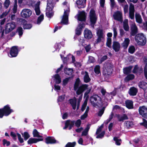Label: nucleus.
Segmentation results:
<instances>
[{
  "instance_id": "obj_1",
  "label": "nucleus",
  "mask_w": 147,
  "mask_h": 147,
  "mask_svg": "<svg viewBox=\"0 0 147 147\" xmlns=\"http://www.w3.org/2000/svg\"><path fill=\"white\" fill-rule=\"evenodd\" d=\"M79 79H77L75 83L74 86V89L75 90H77L76 93L77 94L79 95L82 94L85 90H87L84 95V97L86 98L81 108V110L83 111L85 109L87 105L88 96V94L90 92L91 88L88 87V86L86 84H83L80 86L79 88Z\"/></svg>"
},
{
  "instance_id": "obj_2",
  "label": "nucleus",
  "mask_w": 147,
  "mask_h": 147,
  "mask_svg": "<svg viewBox=\"0 0 147 147\" xmlns=\"http://www.w3.org/2000/svg\"><path fill=\"white\" fill-rule=\"evenodd\" d=\"M63 5L64 11L61 23L66 25L68 24V16L69 12V5L66 1L63 2Z\"/></svg>"
},
{
  "instance_id": "obj_3",
  "label": "nucleus",
  "mask_w": 147,
  "mask_h": 147,
  "mask_svg": "<svg viewBox=\"0 0 147 147\" xmlns=\"http://www.w3.org/2000/svg\"><path fill=\"white\" fill-rule=\"evenodd\" d=\"M135 40L137 43L141 46L145 45L146 42V37L143 33L138 34L135 36Z\"/></svg>"
},
{
  "instance_id": "obj_4",
  "label": "nucleus",
  "mask_w": 147,
  "mask_h": 147,
  "mask_svg": "<svg viewBox=\"0 0 147 147\" xmlns=\"http://www.w3.org/2000/svg\"><path fill=\"white\" fill-rule=\"evenodd\" d=\"M53 6L54 3L53 2V0H48L46 10V15L49 18H51L53 15V14L52 10Z\"/></svg>"
},
{
  "instance_id": "obj_5",
  "label": "nucleus",
  "mask_w": 147,
  "mask_h": 147,
  "mask_svg": "<svg viewBox=\"0 0 147 147\" xmlns=\"http://www.w3.org/2000/svg\"><path fill=\"white\" fill-rule=\"evenodd\" d=\"M90 100L92 105L95 107L98 106L99 105H102L101 98L98 95H95L91 96Z\"/></svg>"
},
{
  "instance_id": "obj_6",
  "label": "nucleus",
  "mask_w": 147,
  "mask_h": 147,
  "mask_svg": "<svg viewBox=\"0 0 147 147\" xmlns=\"http://www.w3.org/2000/svg\"><path fill=\"white\" fill-rule=\"evenodd\" d=\"M89 18L90 24L94 28V25L96 23L97 19V16L94 9H91L90 10L89 12Z\"/></svg>"
},
{
  "instance_id": "obj_7",
  "label": "nucleus",
  "mask_w": 147,
  "mask_h": 147,
  "mask_svg": "<svg viewBox=\"0 0 147 147\" xmlns=\"http://www.w3.org/2000/svg\"><path fill=\"white\" fill-rule=\"evenodd\" d=\"M103 73L105 75H111L113 71L112 65L110 63H106L104 64Z\"/></svg>"
},
{
  "instance_id": "obj_8",
  "label": "nucleus",
  "mask_w": 147,
  "mask_h": 147,
  "mask_svg": "<svg viewBox=\"0 0 147 147\" xmlns=\"http://www.w3.org/2000/svg\"><path fill=\"white\" fill-rule=\"evenodd\" d=\"M15 27V24L14 22L8 23L5 26L4 30L5 33L6 34L9 33L14 29Z\"/></svg>"
},
{
  "instance_id": "obj_9",
  "label": "nucleus",
  "mask_w": 147,
  "mask_h": 147,
  "mask_svg": "<svg viewBox=\"0 0 147 147\" xmlns=\"http://www.w3.org/2000/svg\"><path fill=\"white\" fill-rule=\"evenodd\" d=\"M138 111L140 115L143 117L147 119V107L145 106L140 107Z\"/></svg>"
},
{
  "instance_id": "obj_10",
  "label": "nucleus",
  "mask_w": 147,
  "mask_h": 147,
  "mask_svg": "<svg viewBox=\"0 0 147 147\" xmlns=\"http://www.w3.org/2000/svg\"><path fill=\"white\" fill-rule=\"evenodd\" d=\"M98 38L97 39V43H99L102 41L104 40L105 35L102 29H99L96 32Z\"/></svg>"
},
{
  "instance_id": "obj_11",
  "label": "nucleus",
  "mask_w": 147,
  "mask_h": 147,
  "mask_svg": "<svg viewBox=\"0 0 147 147\" xmlns=\"http://www.w3.org/2000/svg\"><path fill=\"white\" fill-rule=\"evenodd\" d=\"M32 13V11L30 9H24L21 12V15L23 18H27L29 17L31 15Z\"/></svg>"
},
{
  "instance_id": "obj_12",
  "label": "nucleus",
  "mask_w": 147,
  "mask_h": 147,
  "mask_svg": "<svg viewBox=\"0 0 147 147\" xmlns=\"http://www.w3.org/2000/svg\"><path fill=\"white\" fill-rule=\"evenodd\" d=\"M18 52L17 47L16 46L13 47L11 49L9 56L10 57H16L18 54Z\"/></svg>"
},
{
  "instance_id": "obj_13",
  "label": "nucleus",
  "mask_w": 147,
  "mask_h": 147,
  "mask_svg": "<svg viewBox=\"0 0 147 147\" xmlns=\"http://www.w3.org/2000/svg\"><path fill=\"white\" fill-rule=\"evenodd\" d=\"M134 5L131 4L130 5L129 11V18L133 20L134 18Z\"/></svg>"
},
{
  "instance_id": "obj_14",
  "label": "nucleus",
  "mask_w": 147,
  "mask_h": 147,
  "mask_svg": "<svg viewBox=\"0 0 147 147\" xmlns=\"http://www.w3.org/2000/svg\"><path fill=\"white\" fill-rule=\"evenodd\" d=\"M113 16L115 20L122 22V14L121 12L118 11L115 12L113 15Z\"/></svg>"
},
{
  "instance_id": "obj_15",
  "label": "nucleus",
  "mask_w": 147,
  "mask_h": 147,
  "mask_svg": "<svg viewBox=\"0 0 147 147\" xmlns=\"http://www.w3.org/2000/svg\"><path fill=\"white\" fill-rule=\"evenodd\" d=\"M4 115L7 116L10 113L13 111L10 109L8 105L5 106L3 109H2Z\"/></svg>"
},
{
  "instance_id": "obj_16",
  "label": "nucleus",
  "mask_w": 147,
  "mask_h": 147,
  "mask_svg": "<svg viewBox=\"0 0 147 147\" xmlns=\"http://www.w3.org/2000/svg\"><path fill=\"white\" fill-rule=\"evenodd\" d=\"M86 13L84 11H79L78 15V19L80 21H83L86 19Z\"/></svg>"
},
{
  "instance_id": "obj_17",
  "label": "nucleus",
  "mask_w": 147,
  "mask_h": 147,
  "mask_svg": "<svg viewBox=\"0 0 147 147\" xmlns=\"http://www.w3.org/2000/svg\"><path fill=\"white\" fill-rule=\"evenodd\" d=\"M20 22L21 24L24 25L23 27L24 29H30L31 28L32 25L30 24H27L26 20L23 19H20Z\"/></svg>"
},
{
  "instance_id": "obj_18",
  "label": "nucleus",
  "mask_w": 147,
  "mask_h": 147,
  "mask_svg": "<svg viewBox=\"0 0 147 147\" xmlns=\"http://www.w3.org/2000/svg\"><path fill=\"white\" fill-rule=\"evenodd\" d=\"M84 37L88 39L91 38L92 36V34L91 32L88 29H86L84 30Z\"/></svg>"
},
{
  "instance_id": "obj_19",
  "label": "nucleus",
  "mask_w": 147,
  "mask_h": 147,
  "mask_svg": "<svg viewBox=\"0 0 147 147\" xmlns=\"http://www.w3.org/2000/svg\"><path fill=\"white\" fill-rule=\"evenodd\" d=\"M74 124V121L70 120H67L66 121L65 123V127L63 128L64 129H66L68 127H69V129H70L73 126Z\"/></svg>"
},
{
  "instance_id": "obj_20",
  "label": "nucleus",
  "mask_w": 147,
  "mask_h": 147,
  "mask_svg": "<svg viewBox=\"0 0 147 147\" xmlns=\"http://www.w3.org/2000/svg\"><path fill=\"white\" fill-rule=\"evenodd\" d=\"M131 33L132 36H134L138 32V28L135 23H133L131 26Z\"/></svg>"
},
{
  "instance_id": "obj_21",
  "label": "nucleus",
  "mask_w": 147,
  "mask_h": 147,
  "mask_svg": "<svg viewBox=\"0 0 147 147\" xmlns=\"http://www.w3.org/2000/svg\"><path fill=\"white\" fill-rule=\"evenodd\" d=\"M125 106L129 109H132L134 108L133 102L131 100H127L125 101Z\"/></svg>"
},
{
  "instance_id": "obj_22",
  "label": "nucleus",
  "mask_w": 147,
  "mask_h": 147,
  "mask_svg": "<svg viewBox=\"0 0 147 147\" xmlns=\"http://www.w3.org/2000/svg\"><path fill=\"white\" fill-rule=\"evenodd\" d=\"M82 75H84V82L86 83L89 82L90 80L88 74L86 71H82L81 72Z\"/></svg>"
},
{
  "instance_id": "obj_23",
  "label": "nucleus",
  "mask_w": 147,
  "mask_h": 147,
  "mask_svg": "<svg viewBox=\"0 0 147 147\" xmlns=\"http://www.w3.org/2000/svg\"><path fill=\"white\" fill-rule=\"evenodd\" d=\"M84 27V24L83 23L80 24L78 26L76 30V34L78 35H80L81 33L82 30Z\"/></svg>"
},
{
  "instance_id": "obj_24",
  "label": "nucleus",
  "mask_w": 147,
  "mask_h": 147,
  "mask_svg": "<svg viewBox=\"0 0 147 147\" xmlns=\"http://www.w3.org/2000/svg\"><path fill=\"white\" fill-rule=\"evenodd\" d=\"M139 87L142 89L144 91L147 90V83L143 81L140 82L138 83Z\"/></svg>"
},
{
  "instance_id": "obj_25",
  "label": "nucleus",
  "mask_w": 147,
  "mask_h": 147,
  "mask_svg": "<svg viewBox=\"0 0 147 147\" xmlns=\"http://www.w3.org/2000/svg\"><path fill=\"white\" fill-rule=\"evenodd\" d=\"M138 92L137 89L133 87L130 88L129 91V94L131 96H135L136 95Z\"/></svg>"
},
{
  "instance_id": "obj_26",
  "label": "nucleus",
  "mask_w": 147,
  "mask_h": 147,
  "mask_svg": "<svg viewBox=\"0 0 147 147\" xmlns=\"http://www.w3.org/2000/svg\"><path fill=\"white\" fill-rule=\"evenodd\" d=\"M42 139H36L34 138H30L28 141V143L29 144H32L33 143H35L39 141H42Z\"/></svg>"
},
{
  "instance_id": "obj_27",
  "label": "nucleus",
  "mask_w": 147,
  "mask_h": 147,
  "mask_svg": "<svg viewBox=\"0 0 147 147\" xmlns=\"http://www.w3.org/2000/svg\"><path fill=\"white\" fill-rule=\"evenodd\" d=\"M56 140L53 138L49 137L46 138L45 142L47 144H52L56 143Z\"/></svg>"
},
{
  "instance_id": "obj_28",
  "label": "nucleus",
  "mask_w": 147,
  "mask_h": 147,
  "mask_svg": "<svg viewBox=\"0 0 147 147\" xmlns=\"http://www.w3.org/2000/svg\"><path fill=\"white\" fill-rule=\"evenodd\" d=\"M113 48L116 51H118L120 48V45L119 43L116 42H113Z\"/></svg>"
},
{
  "instance_id": "obj_29",
  "label": "nucleus",
  "mask_w": 147,
  "mask_h": 147,
  "mask_svg": "<svg viewBox=\"0 0 147 147\" xmlns=\"http://www.w3.org/2000/svg\"><path fill=\"white\" fill-rule=\"evenodd\" d=\"M129 42L130 40L129 38H125L124 41L122 44V46L124 48H126L128 46Z\"/></svg>"
},
{
  "instance_id": "obj_30",
  "label": "nucleus",
  "mask_w": 147,
  "mask_h": 147,
  "mask_svg": "<svg viewBox=\"0 0 147 147\" xmlns=\"http://www.w3.org/2000/svg\"><path fill=\"white\" fill-rule=\"evenodd\" d=\"M135 18L136 22L139 23L141 24L142 23V20L141 16L138 13H136L135 14Z\"/></svg>"
},
{
  "instance_id": "obj_31",
  "label": "nucleus",
  "mask_w": 147,
  "mask_h": 147,
  "mask_svg": "<svg viewBox=\"0 0 147 147\" xmlns=\"http://www.w3.org/2000/svg\"><path fill=\"white\" fill-rule=\"evenodd\" d=\"M70 103L73 109H75L76 107V98L74 97L73 99H71L70 100Z\"/></svg>"
},
{
  "instance_id": "obj_32",
  "label": "nucleus",
  "mask_w": 147,
  "mask_h": 147,
  "mask_svg": "<svg viewBox=\"0 0 147 147\" xmlns=\"http://www.w3.org/2000/svg\"><path fill=\"white\" fill-rule=\"evenodd\" d=\"M123 28L124 30L126 31H128L129 29L128 20L127 19L123 21Z\"/></svg>"
},
{
  "instance_id": "obj_33",
  "label": "nucleus",
  "mask_w": 147,
  "mask_h": 147,
  "mask_svg": "<svg viewBox=\"0 0 147 147\" xmlns=\"http://www.w3.org/2000/svg\"><path fill=\"white\" fill-rule=\"evenodd\" d=\"M44 19V15L43 14H42L38 17L36 24H40L41 22Z\"/></svg>"
},
{
  "instance_id": "obj_34",
  "label": "nucleus",
  "mask_w": 147,
  "mask_h": 147,
  "mask_svg": "<svg viewBox=\"0 0 147 147\" xmlns=\"http://www.w3.org/2000/svg\"><path fill=\"white\" fill-rule=\"evenodd\" d=\"M64 71L65 73L68 75H71L73 72V69L72 68H65Z\"/></svg>"
},
{
  "instance_id": "obj_35",
  "label": "nucleus",
  "mask_w": 147,
  "mask_h": 147,
  "mask_svg": "<svg viewBox=\"0 0 147 147\" xmlns=\"http://www.w3.org/2000/svg\"><path fill=\"white\" fill-rule=\"evenodd\" d=\"M54 80H55L56 83L57 84H59L61 81V78L58 74L55 75L54 76Z\"/></svg>"
},
{
  "instance_id": "obj_36",
  "label": "nucleus",
  "mask_w": 147,
  "mask_h": 147,
  "mask_svg": "<svg viewBox=\"0 0 147 147\" xmlns=\"http://www.w3.org/2000/svg\"><path fill=\"white\" fill-rule=\"evenodd\" d=\"M136 51L135 47L133 45L129 46L128 49V51L130 54H133Z\"/></svg>"
},
{
  "instance_id": "obj_37",
  "label": "nucleus",
  "mask_w": 147,
  "mask_h": 147,
  "mask_svg": "<svg viewBox=\"0 0 147 147\" xmlns=\"http://www.w3.org/2000/svg\"><path fill=\"white\" fill-rule=\"evenodd\" d=\"M134 75L131 74H129L125 78V80L126 82L128 81H129L132 80L134 79Z\"/></svg>"
},
{
  "instance_id": "obj_38",
  "label": "nucleus",
  "mask_w": 147,
  "mask_h": 147,
  "mask_svg": "<svg viewBox=\"0 0 147 147\" xmlns=\"http://www.w3.org/2000/svg\"><path fill=\"white\" fill-rule=\"evenodd\" d=\"M131 67L123 68V71L124 74H127L130 72Z\"/></svg>"
},
{
  "instance_id": "obj_39",
  "label": "nucleus",
  "mask_w": 147,
  "mask_h": 147,
  "mask_svg": "<svg viewBox=\"0 0 147 147\" xmlns=\"http://www.w3.org/2000/svg\"><path fill=\"white\" fill-rule=\"evenodd\" d=\"M33 136L34 137H37L38 138L42 137L40 135L39 132L36 129H34L33 130Z\"/></svg>"
},
{
  "instance_id": "obj_40",
  "label": "nucleus",
  "mask_w": 147,
  "mask_h": 147,
  "mask_svg": "<svg viewBox=\"0 0 147 147\" xmlns=\"http://www.w3.org/2000/svg\"><path fill=\"white\" fill-rule=\"evenodd\" d=\"M78 40L79 41V46H84V38L83 37H80Z\"/></svg>"
},
{
  "instance_id": "obj_41",
  "label": "nucleus",
  "mask_w": 147,
  "mask_h": 147,
  "mask_svg": "<svg viewBox=\"0 0 147 147\" xmlns=\"http://www.w3.org/2000/svg\"><path fill=\"white\" fill-rule=\"evenodd\" d=\"M100 67L98 65H97L95 67L94 69V72L96 74H98L100 73Z\"/></svg>"
},
{
  "instance_id": "obj_42",
  "label": "nucleus",
  "mask_w": 147,
  "mask_h": 147,
  "mask_svg": "<svg viewBox=\"0 0 147 147\" xmlns=\"http://www.w3.org/2000/svg\"><path fill=\"white\" fill-rule=\"evenodd\" d=\"M35 10L36 15H38L40 14V10L39 6L38 5L36 6L35 8Z\"/></svg>"
},
{
  "instance_id": "obj_43",
  "label": "nucleus",
  "mask_w": 147,
  "mask_h": 147,
  "mask_svg": "<svg viewBox=\"0 0 147 147\" xmlns=\"http://www.w3.org/2000/svg\"><path fill=\"white\" fill-rule=\"evenodd\" d=\"M125 125L127 128H130L133 125V123L132 121H127L125 123Z\"/></svg>"
},
{
  "instance_id": "obj_44",
  "label": "nucleus",
  "mask_w": 147,
  "mask_h": 147,
  "mask_svg": "<svg viewBox=\"0 0 147 147\" xmlns=\"http://www.w3.org/2000/svg\"><path fill=\"white\" fill-rule=\"evenodd\" d=\"M127 119L128 117L127 115L125 114L123 115L122 116L119 117V121H122Z\"/></svg>"
},
{
  "instance_id": "obj_45",
  "label": "nucleus",
  "mask_w": 147,
  "mask_h": 147,
  "mask_svg": "<svg viewBox=\"0 0 147 147\" xmlns=\"http://www.w3.org/2000/svg\"><path fill=\"white\" fill-rule=\"evenodd\" d=\"M145 63H146V64L144 68V74L146 79H147V59H145L144 60Z\"/></svg>"
},
{
  "instance_id": "obj_46",
  "label": "nucleus",
  "mask_w": 147,
  "mask_h": 147,
  "mask_svg": "<svg viewBox=\"0 0 147 147\" xmlns=\"http://www.w3.org/2000/svg\"><path fill=\"white\" fill-rule=\"evenodd\" d=\"M22 135L25 140H26L30 137L28 133L26 132H24V135L22 134Z\"/></svg>"
},
{
  "instance_id": "obj_47",
  "label": "nucleus",
  "mask_w": 147,
  "mask_h": 147,
  "mask_svg": "<svg viewBox=\"0 0 147 147\" xmlns=\"http://www.w3.org/2000/svg\"><path fill=\"white\" fill-rule=\"evenodd\" d=\"M65 98V95H63L60 96H59L58 99V102H61L63 101Z\"/></svg>"
},
{
  "instance_id": "obj_48",
  "label": "nucleus",
  "mask_w": 147,
  "mask_h": 147,
  "mask_svg": "<svg viewBox=\"0 0 147 147\" xmlns=\"http://www.w3.org/2000/svg\"><path fill=\"white\" fill-rule=\"evenodd\" d=\"M89 129V127L88 126L83 131L82 134V136H83L86 135L88 134Z\"/></svg>"
},
{
  "instance_id": "obj_49",
  "label": "nucleus",
  "mask_w": 147,
  "mask_h": 147,
  "mask_svg": "<svg viewBox=\"0 0 147 147\" xmlns=\"http://www.w3.org/2000/svg\"><path fill=\"white\" fill-rule=\"evenodd\" d=\"M76 145V142H69L66 145L65 147H74Z\"/></svg>"
},
{
  "instance_id": "obj_50",
  "label": "nucleus",
  "mask_w": 147,
  "mask_h": 147,
  "mask_svg": "<svg viewBox=\"0 0 147 147\" xmlns=\"http://www.w3.org/2000/svg\"><path fill=\"white\" fill-rule=\"evenodd\" d=\"M114 140L115 141V143L117 145H120L121 144V140L118 139L116 137H115L114 138Z\"/></svg>"
},
{
  "instance_id": "obj_51",
  "label": "nucleus",
  "mask_w": 147,
  "mask_h": 147,
  "mask_svg": "<svg viewBox=\"0 0 147 147\" xmlns=\"http://www.w3.org/2000/svg\"><path fill=\"white\" fill-rule=\"evenodd\" d=\"M111 38H108L107 39V42L106 43L107 46L109 47H110L111 46Z\"/></svg>"
},
{
  "instance_id": "obj_52",
  "label": "nucleus",
  "mask_w": 147,
  "mask_h": 147,
  "mask_svg": "<svg viewBox=\"0 0 147 147\" xmlns=\"http://www.w3.org/2000/svg\"><path fill=\"white\" fill-rule=\"evenodd\" d=\"M9 10H7L4 12H3L2 14L1 15L0 18H2L6 16L9 12Z\"/></svg>"
},
{
  "instance_id": "obj_53",
  "label": "nucleus",
  "mask_w": 147,
  "mask_h": 147,
  "mask_svg": "<svg viewBox=\"0 0 147 147\" xmlns=\"http://www.w3.org/2000/svg\"><path fill=\"white\" fill-rule=\"evenodd\" d=\"M124 5L123 7L124 11L125 13H126L128 12V5L126 3L124 4Z\"/></svg>"
},
{
  "instance_id": "obj_54",
  "label": "nucleus",
  "mask_w": 147,
  "mask_h": 147,
  "mask_svg": "<svg viewBox=\"0 0 147 147\" xmlns=\"http://www.w3.org/2000/svg\"><path fill=\"white\" fill-rule=\"evenodd\" d=\"M3 145L4 146L6 145V146H8L10 144V142L5 139H3Z\"/></svg>"
},
{
  "instance_id": "obj_55",
  "label": "nucleus",
  "mask_w": 147,
  "mask_h": 147,
  "mask_svg": "<svg viewBox=\"0 0 147 147\" xmlns=\"http://www.w3.org/2000/svg\"><path fill=\"white\" fill-rule=\"evenodd\" d=\"M23 29L21 27H19L17 29V31L18 32L19 35L20 36H21L23 34Z\"/></svg>"
},
{
  "instance_id": "obj_56",
  "label": "nucleus",
  "mask_w": 147,
  "mask_h": 147,
  "mask_svg": "<svg viewBox=\"0 0 147 147\" xmlns=\"http://www.w3.org/2000/svg\"><path fill=\"white\" fill-rule=\"evenodd\" d=\"M10 4V1L9 0H6L4 3V5L5 8H7Z\"/></svg>"
},
{
  "instance_id": "obj_57",
  "label": "nucleus",
  "mask_w": 147,
  "mask_h": 147,
  "mask_svg": "<svg viewBox=\"0 0 147 147\" xmlns=\"http://www.w3.org/2000/svg\"><path fill=\"white\" fill-rule=\"evenodd\" d=\"M17 134L20 142L21 143H22L24 142V141L23 139L21 138L20 135L18 133Z\"/></svg>"
},
{
  "instance_id": "obj_58",
  "label": "nucleus",
  "mask_w": 147,
  "mask_h": 147,
  "mask_svg": "<svg viewBox=\"0 0 147 147\" xmlns=\"http://www.w3.org/2000/svg\"><path fill=\"white\" fill-rule=\"evenodd\" d=\"M85 49L87 52H88L91 49V47L90 45H88L86 46H84Z\"/></svg>"
},
{
  "instance_id": "obj_59",
  "label": "nucleus",
  "mask_w": 147,
  "mask_h": 147,
  "mask_svg": "<svg viewBox=\"0 0 147 147\" xmlns=\"http://www.w3.org/2000/svg\"><path fill=\"white\" fill-rule=\"evenodd\" d=\"M103 127V124H102L100 127L97 129V131H96V134H99L100 132L101 131Z\"/></svg>"
},
{
  "instance_id": "obj_60",
  "label": "nucleus",
  "mask_w": 147,
  "mask_h": 147,
  "mask_svg": "<svg viewBox=\"0 0 147 147\" xmlns=\"http://www.w3.org/2000/svg\"><path fill=\"white\" fill-rule=\"evenodd\" d=\"M105 134V131H103L100 134H98L96 137L97 138H102L104 136Z\"/></svg>"
},
{
  "instance_id": "obj_61",
  "label": "nucleus",
  "mask_w": 147,
  "mask_h": 147,
  "mask_svg": "<svg viewBox=\"0 0 147 147\" xmlns=\"http://www.w3.org/2000/svg\"><path fill=\"white\" fill-rule=\"evenodd\" d=\"M81 123V121L80 119L77 120L75 123L76 125L78 127H79Z\"/></svg>"
},
{
  "instance_id": "obj_62",
  "label": "nucleus",
  "mask_w": 147,
  "mask_h": 147,
  "mask_svg": "<svg viewBox=\"0 0 147 147\" xmlns=\"http://www.w3.org/2000/svg\"><path fill=\"white\" fill-rule=\"evenodd\" d=\"M88 61L90 63H93L94 61V59L92 57L90 56L89 57Z\"/></svg>"
},
{
  "instance_id": "obj_63",
  "label": "nucleus",
  "mask_w": 147,
  "mask_h": 147,
  "mask_svg": "<svg viewBox=\"0 0 147 147\" xmlns=\"http://www.w3.org/2000/svg\"><path fill=\"white\" fill-rule=\"evenodd\" d=\"M104 111V109H103L100 110L98 113V115L99 116L101 117L103 114Z\"/></svg>"
},
{
  "instance_id": "obj_64",
  "label": "nucleus",
  "mask_w": 147,
  "mask_h": 147,
  "mask_svg": "<svg viewBox=\"0 0 147 147\" xmlns=\"http://www.w3.org/2000/svg\"><path fill=\"white\" fill-rule=\"evenodd\" d=\"M17 9V5L16 4H15L13 5V12L14 13H16Z\"/></svg>"
}]
</instances>
